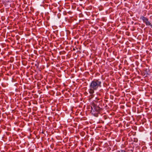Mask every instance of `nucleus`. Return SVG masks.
<instances>
[{"instance_id":"obj_1","label":"nucleus","mask_w":152,"mask_h":152,"mask_svg":"<svg viewBox=\"0 0 152 152\" xmlns=\"http://www.w3.org/2000/svg\"><path fill=\"white\" fill-rule=\"evenodd\" d=\"M101 82L99 80H94L91 83L88 90L90 94H92L90 96L92 98L94 96V95L92 94L94 93V91L97 89L99 87H101Z\"/></svg>"},{"instance_id":"obj_2","label":"nucleus","mask_w":152,"mask_h":152,"mask_svg":"<svg viewBox=\"0 0 152 152\" xmlns=\"http://www.w3.org/2000/svg\"><path fill=\"white\" fill-rule=\"evenodd\" d=\"M102 101L101 99H100L99 102H97L96 103L94 102H92V106L94 108V109L95 111L99 112L102 110V108L101 107H102L101 104L102 103Z\"/></svg>"},{"instance_id":"obj_3","label":"nucleus","mask_w":152,"mask_h":152,"mask_svg":"<svg viewBox=\"0 0 152 152\" xmlns=\"http://www.w3.org/2000/svg\"><path fill=\"white\" fill-rule=\"evenodd\" d=\"M140 19L143 21V22H144L147 25H149L151 26H152V24L151 23L148 21V19L142 16L140 17Z\"/></svg>"},{"instance_id":"obj_4","label":"nucleus","mask_w":152,"mask_h":152,"mask_svg":"<svg viewBox=\"0 0 152 152\" xmlns=\"http://www.w3.org/2000/svg\"><path fill=\"white\" fill-rule=\"evenodd\" d=\"M100 99H98L97 98H96L94 100V102L96 103L97 102H99V101L100 100Z\"/></svg>"},{"instance_id":"obj_5","label":"nucleus","mask_w":152,"mask_h":152,"mask_svg":"<svg viewBox=\"0 0 152 152\" xmlns=\"http://www.w3.org/2000/svg\"><path fill=\"white\" fill-rule=\"evenodd\" d=\"M91 110H92H92L94 112L95 110L94 109V108L92 106V104H91Z\"/></svg>"},{"instance_id":"obj_6","label":"nucleus","mask_w":152,"mask_h":152,"mask_svg":"<svg viewBox=\"0 0 152 152\" xmlns=\"http://www.w3.org/2000/svg\"><path fill=\"white\" fill-rule=\"evenodd\" d=\"M121 151L123 152V151H124L123 150H122V151Z\"/></svg>"}]
</instances>
